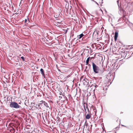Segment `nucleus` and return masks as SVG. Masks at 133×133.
I'll list each match as a JSON object with an SVG mask.
<instances>
[{
    "instance_id": "obj_11",
    "label": "nucleus",
    "mask_w": 133,
    "mask_h": 133,
    "mask_svg": "<svg viewBox=\"0 0 133 133\" xmlns=\"http://www.w3.org/2000/svg\"><path fill=\"white\" fill-rule=\"evenodd\" d=\"M21 58H22V60L23 61H24L25 60L24 58V57L22 56L21 57Z\"/></svg>"
},
{
    "instance_id": "obj_2",
    "label": "nucleus",
    "mask_w": 133,
    "mask_h": 133,
    "mask_svg": "<svg viewBox=\"0 0 133 133\" xmlns=\"http://www.w3.org/2000/svg\"><path fill=\"white\" fill-rule=\"evenodd\" d=\"M10 106L12 108L17 109L21 107L19 105L18 103L15 102H12L10 103L9 104Z\"/></svg>"
},
{
    "instance_id": "obj_13",
    "label": "nucleus",
    "mask_w": 133,
    "mask_h": 133,
    "mask_svg": "<svg viewBox=\"0 0 133 133\" xmlns=\"http://www.w3.org/2000/svg\"><path fill=\"white\" fill-rule=\"evenodd\" d=\"M93 1L95 3H96V4L98 5H99L98 4L96 1L94 0H93Z\"/></svg>"
},
{
    "instance_id": "obj_18",
    "label": "nucleus",
    "mask_w": 133,
    "mask_h": 133,
    "mask_svg": "<svg viewBox=\"0 0 133 133\" xmlns=\"http://www.w3.org/2000/svg\"><path fill=\"white\" fill-rule=\"evenodd\" d=\"M26 21H27V20L26 19H25V22H26Z\"/></svg>"
},
{
    "instance_id": "obj_9",
    "label": "nucleus",
    "mask_w": 133,
    "mask_h": 133,
    "mask_svg": "<svg viewBox=\"0 0 133 133\" xmlns=\"http://www.w3.org/2000/svg\"><path fill=\"white\" fill-rule=\"evenodd\" d=\"M43 104L46 107H48L47 103L45 102V101H43Z\"/></svg>"
},
{
    "instance_id": "obj_4",
    "label": "nucleus",
    "mask_w": 133,
    "mask_h": 133,
    "mask_svg": "<svg viewBox=\"0 0 133 133\" xmlns=\"http://www.w3.org/2000/svg\"><path fill=\"white\" fill-rule=\"evenodd\" d=\"M83 81V82L84 85H85L87 84L88 82L87 81H88V80L86 78H84Z\"/></svg>"
},
{
    "instance_id": "obj_8",
    "label": "nucleus",
    "mask_w": 133,
    "mask_h": 133,
    "mask_svg": "<svg viewBox=\"0 0 133 133\" xmlns=\"http://www.w3.org/2000/svg\"><path fill=\"white\" fill-rule=\"evenodd\" d=\"M40 71L41 72V74L42 75H44V71L43 69H40Z\"/></svg>"
},
{
    "instance_id": "obj_14",
    "label": "nucleus",
    "mask_w": 133,
    "mask_h": 133,
    "mask_svg": "<svg viewBox=\"0 0 133 133\" xmlns=\"http://www.w3.org/2000/svg\"><path fill=\"white\" fill-rule=\"evenodd\" d=\"M35 104V103H32L31 104H32V105H33V104Z\"/></svg>"
},
{
    "instance_id": "obj_5",
    "label": "nucleus",
    "mask_w": 133,
    "mask_h": 133,
    "mask_svg": "<svg viewBox=\"0 0 133 133\" xmlns=\"http://www.w3.org/2000/svg\"><path fill=\"white\" fill-rule=\"evenodd\" d=\"M84 36V35L82 33L80 35H78L77 36L79 39H80L81 38H82Z\"/></svg>"
},
{
    "instance_id": "obj_21",
    "label": "nucleus",
    "mask_w": 133,
    "mask_h": 133,
    "mask_svg": "<svg viewBox=\"0 0 133 133\" xmlns=\"http://www.w3.org/2000/svg\"><path fill=\"white\" fill-rule=\"evenodd\" d=\"M118 2V1H117V2Z\"/></svg>"
},
{
    "instance_id": "obj_10",
    "label": "nucleus",
    "mask_w": 133,
    "mask_h": 133,
    "mask_svg": "<svg viewBox=\"0 0 133 133\" xmlns=\"http://www.w3.org/2000/svg\"><path fill=\"white\" fill-rule=\"evenodd\" d=\"M43 101H40L39 103V104H40V105L42 104L43 103Z\"/></svg>"
},
{
    "instance_id": "obj_17",
    "label": "nucleus",
    "mask_w": 133,
    "mask_h": 133,
    "mask_svg": "<svg viewBox=\"0 0 133 133\" xmlns=\"http://www.w3.org/2000/svg\"><path fill=\"white\" fill-rule=\"evenodd\" d=\"M82 79H83V78H82V77L81 78V79H80V81L82 80Z\"/></svg>"
},
{
    "instance_id": "obj_1",
    "label": "nucleus",
    "mask_w": 133,
    "mask_h": 133,
    "mask_svg": "<svg viewBox=\"0 0 133 133\" xmlns=\"http://www.w3.org/2000/svg\"><path fill=\"white\" fill-rule=\"evenodd\" d=\"M92 66L94 71L96 73H99L101 74L103 73L104 71V69L100 71L99 72V68L97 66L94 62L92 63Z\"/></svg>"
},
{
    "instance_id": "obj_16",
    "label": "nucleus",
    "mask_w": 133,
    "mask_h": 133,
    "mask_svg": "<svg viewBox=\"0 0 133 133\" xmlns=\"http://www.w3.org/2000/svg\"><path fill=\"white\" fill-rule=\"evenodd\" d=\"M40 104H39V103L38 104V107H40Z\"/></svg>"
},
{
    "instance_id": "obj_22",
    "label": "nucleus",
    "mask_w": 133,
    "mask_h": 133,
    "mask_svg": "<svg viewBox=\"0 0 133 133\" xmlns=\"http://www.w3.org/2000/svg\"><path fill=\"white\" fill-rule=\"evenodd\" d=\"M14 131H15V129H14Z\"/></svg>"
},
{
    "instance_id": "obj_12",
    "label": "nucleus",
    "mask_w": 133,
    "mask_h": 133,
    "mask_svg": "<svg viewBox=\"0 0 133 133\" xmlns=\"http://www.w3.org/2000/svg\"><path fill=\"white\" fill-rule=\"evenodd\" d=\"M87 108V106L85 108H84V110L85 111H86V108Z\"/></svg>"
},
{
    "instance_id": "obj_15",
    "label": "nucleus",
    "mask_w": 133,
    "mask_h": 133,
    "mask_svg": "<svg viewBox=\"0 0 133 133\" xmlns=\"http://www.w3.org/2000/svg\"><path fill=\"white\" fill-rule=\"evenodd\" d=\"M57 23H58L60 24H61V22H57Z\"/></svg>"
},
{
    "instance_id": "obj_3",
    "label": "nucleus",
    "mask_w": 133,
    "mask_h": 133,
    "mask_svg": "<svg viewBox=\"0 0 133 133\" xmlns=\"http://www.w3.org/2000/svg\"><path fill=\"white\" fill-rule=\"evenodd\" d=\"M118 33L117 31H116L115 32V36H114V39L116 41L117 39V38L118 36Z\"/></svg>"
},
{
    "instance_id": "obj_20",
    "label": "nucleus",
    "mask_w": 133,
    "mask_h": 133,
    "mask_svg": "<svg viewBox=\"0 0 133 133\" xmlns=\"http://www.w3.org/2000/svg\"><path fill=\"white\" fill-rule=\"evenodd\" d=\"M103 3V2H102V3Z\"/></svg>"
},
{
    "instance_id": "obj_19",
    "label": "nucleus",
    "mask_w": 133,
    "mask_h": 133,
    "mask_svg": "<svg viewBox=\"0 0 133 133\" xmlns=\"http://www.w3.org/2000/svg\"><path fill=\"white\" fill-rule=\"evenodd\" d=\"M84 108H85L86 107H85V105H84Z\"/></svg>"
},
{
    "instance_id": "obj_6",
    "label": "nucleus",
    "mask_w": 133,
    "mask_h": 133,
    "mask_svg": "<svg viewBox=\"0 0 133 133\" xmlns=\"http://www.w3.org/2000/svg\"><path fill=\"white\" fill-rule=\"evenodd\" d=\"M90 116L88 114L86 116V118L87 119H89L90 118Z\"/></svg>"
},
{
    "instance_id": "obj_7",
    "label": "nucleus",
    "mask_w": 133,
    "mask_h": 133,
    "mask_svg": "<svg viewBox=\"0 0 133 133\" xmlns=\"http://www.w3.org/2000/svg\"><path fill=\"white\" fill-rule=\"evenodd\" d=\"M89 59H90V57H88L87 60H86V65H87L88 64V62L89 61Z\"/></svg>"
}]
</instances>
